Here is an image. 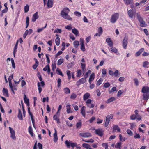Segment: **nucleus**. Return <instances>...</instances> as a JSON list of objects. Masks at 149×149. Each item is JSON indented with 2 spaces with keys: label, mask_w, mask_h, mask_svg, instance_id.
Instances as JSON below:
<instances>
[{
  "label": "nucleus",
  "mask_w": 149,
  "mask_h": 149,
  "mask_svg": "<svg viewBox=\"0 0 149 149\" xmlns=\"http://www.w3.org/2000/svg\"><path fill=\"white\" fill-rule=\"evenodd\" d=\"M64 61L63 59H60L58 60L57 62V65H61L63 62Z\"/></svg>",
  "instance_id": "53"
},
{
  "label": "nucleus",
  "mask_w": 149,
  "mask_h": 149,
  "mask_svg": "<svg viewBox=\"0 0 149 149\" xmlns=\"http://www.w3.org/2000/svg\"><path fill=\"white\" fill-rule=\"evenodd\" d=\"M95 77V74L94 73H92L90 76L89 79V81L90 84H91V82L94 80Z\"/></svg>",
  "instance_id": "29"
},
{
  "label": "nucleus",
  "mask_w": 149,
  "mask_h": 149,
  "mask_svg": "<svg viewBox=\"0 0 149 149\" xmlns=\"http://www.w3.org/2000/svg\"><path fill=\"white\" fill-rule=\"evenodd\" d=\"M127 13L130 18H132L136 14V11L135 10L130 9L127 10Z\"/></svg>",
  "instance_id": "9"
},
{
  "label": "nucleus",
  "mask_w": 149,
  "mask_h": 149,
  "mask_svg": "<svg viewBox=\"0 0 149 149\" xmlns=\"http://www.w3.org/2000/svg\"><path fill=\"white\" fill-rule=\"evenodd\" d=\"M35 63L34 64L32 67L34 70L36 69L37 67L39 65V62L37 60V59H35Z\"/></svg>",
  "instance_id": "33"
},
{
  "label": "nucleus",
  "mask_w": 149,
  "mask_h": 149,
  "mask_svg": "<svg viewBox=\"0 0 149 149\" xmlns=\"http://www.w3.org/2000/svg\"><path fill=\"white\" fill-rule=\"evenodd\" d=\"M80 42L81 45L80 49L82 51L84 52L85 51V46L84 45V39L81 38L80 39Z\"/></svg>",
  "instance_id": "14"
},
{
  "label": "nucleus",
  "mask_w": 149,
  "mask_h": 149,
  "mask_svg": "<svg viewBox=\"0 0 149 149\" xmlns=\"http://www.w3.org/2000/svg\"><path fill=\"white\" fill-rule=\"evenodd\" d=\"M67 75L68 76V79L70 80V79L71 78V74L69 70H67L66 71Z\"/></svg>",
  "instance_id": "45"
},
{
  "label": "nucleus",
  "mask_w": 149,
  "mask_h": 149,
  "mask_svg": "<svg viewBox=\"0 0 149 149\" xmlns=\"http://www.w3.org/2000/svg\"><path fill=\"white\" fill-rule=\"evenodd\" d=\"M67 112L68 114L71 113L72 111L71 110L70 105H67L66 106Z\"/></svg>",
  "instance_id": "36"
},
{
  "label": "nucleus",
  "mask_w": 149,
  "mask_h": 149,
  "mask_svg": "<svg viewBox=\"0 0 149 149\" xmlns=\"http://www.w3.org/2000/svg\"><path fill=\"white\" fill-rule=\"evenodd\" d=\"M62 32V30L61 29L58 28L55 29L54 31V33H61Z\"/></svg>",
  "instance_id": "64"
},
{
  "label": "nucleus",
  "mask_w": 149,
  "mask_h": 149,
  "mask_svg": "<svg viewBox=\"0 0 149 149\" xmlns=\"http://www.w3.org/2000/svg\"><path fill=\"white\" fill-rule=\"evenodd\" d=\"M116 100L115 98L113 97H111V98L108 99L107 101H106V103H109L111 102L112 101H113L115 100Z\"/></svg>",
  "instance_id": "35"
},
{
  "label": "nucleus",
  "mask_w": 149,
  "mask_h": 149,
  "mask_svg": "<svg viewBox=\"0 0 149 149\" xmlns=\"http://www.w3.org/2000/svg\"><path fill=\"white\" fill-rule=\"evenodd\" d=\"M109 74L111 76H114L115 77H117L119 76V71L118 70H116L114 72L111 70H110L109 71Z\"/></svg>",
  "instance_id": "8"
},
{
  "label": "nucleus",
  "mask_w": 149,
  "mask_h": 149,
  "mask_svg": "<svg viewBox=\"0 0 149 149\" xmlns=\"http://www.w3.org/2000/svg\"><path fill=\"white\" fill-rule=\"evenodd\" d=\"M104 132L103 130L101 128L96 129L95 131V133L100 137H102L103 136Z\"/></svg>",
  "instance_id": "7"
},
{
  "label": "nucleus",
  "mask_w": 149,
  "mask_h": 149,
  "mask_svg": "<svg viewBox=\"0 0 149 149\" xmlns=\"http://www.w3.org/2000/svg\"><path fill=\"white\" fill-rule=\"evenodd\" d=\"M79 135L81 137L85 138L91 136V134L88 132L81 133H79Z\"/></svg>",
  "instance_id": "13"
},
{
  "label": "nucleus",
  "mask_w": 149,
  "mask_h": 149,
  "mask_svg": "<svg viewBox=\"0 0 149 149\" xmlns=\"http://www.w3.org/2000/svg\"><path fill=\"white\" fill-rule=\"evenodd\" d=\"M39 18V16L37 12L33 14L32 18V21L33 22H35L36 21L37 19Z\"/></svg>",
  "instance_id": "16"
},
{
  "label": "nucleus",
  "mask_w": 149,
  "mask_h": 149,
  "mask_svg": "<svg viewBox=\"0 0 149 149\" xmlns=\"http://www.w3.org/2000/svg\"><path fill=\"white\" fill-rule=\"evenodd\" d=\"M74 14L76 16L78 17H80L81 15V14L78 11H75L74 12Z\"/></svg>",
  "instance_id": "60"
},
{
  "label": "nucleus",
  "mask_w": 149,
  "mask_h": 149,
  "mask_svg": "<svg viewBox=\"0 0 149 149\" xmlns=\"http://www.w3.org/2000/svg\"><path fill=\"white\" fill-rule=\"evenodd\" d=\"M82 126V123L80 121L77 123L76 124V127L77 128H80Z\"/></svg>",
  "instance_id": "42"
},
{
  "label": "nucleus",
  "mask_w": 149,
  "mask_h": 149,
  "mask_svg": "<svg viewBox=\"0 0 149 149\" xmlns=\"http://www.w3.org/2000/svg\"><path fill=\"white\" fill-rule=\"evenodd\" d=\"M82 147L86 149H88L90 145L88 144L84 143L82 144Z\"/></svg>",
  "instance_id": "46"
},
{
  "label": "nucleus",
  "mask_w": 149,
  "mask_h": 149,
  "mask_svg": "<svg viewBox=\"0 0 149 149\" xmlns=\"http://www.w3.org/2000/svg\"><path fill=\"white\" fill-rule=\"evenodd\" d=\"M137 19L140 23L143 21V18L141 17L139 14L137 13Z\"/></svg>",
  "instance_id": "34"
},
{
  "label": "nucleus",
  "mask_w": 149,
  "mask_h": 149,
  "mask_svg": "<svg viewBox=\"0 0 149 149\" xmlns=\"http://www.w3.org/2000/svg\"><path fill=\"white\" fill-rule=\"evenodd\" d=\"M18 113L17 116L19 120H23V118L22 114L21 113V110L19 109H18Z\"/></svg>",
  "instance_id": "22"
},
{
  "label": "nucleus",
  "mask_w": 149,
  "mask_h": 149,
  "mask_svg": "<svg viewBox=\"0 0 149 149\" xmlns=\"http://www.w3.org/2000/svg\"><path fill=\"white\" fill-rule=\"evenodd\" d=\"M3 93L4 96L8 97V89L4 88L2 91Z\"/></svg>",
  "instance_id": "27"
},
{
  "label": "nucleus",
  "mask_w": 149,
  "mask_h": 149,
  "mask_svg": "<svg viewBox=\"0 0 149 149\" xmlns=\"http://www.w3.org/2000/svg\"><path fill=\"white\" fill-rule=\"evenodd\" d=\"M133 80L134 81L135 84L136 86H138L139 85V81L138 79L137 78H134Z\"/></svg>",
  "instance_id": "63"
},
{
  "label": "nucleus",
  "mask_w": 149,
  "mask_h": 149,
  "mask_svg": "<svg viewBox=\"0 0 149 149\" xmlns=\"http://www.w3.org/2000/svg\"><path fill=\"white\" fill-rule=\"evenodd\" d=\"M73 45L74 47L77 48L78 47V46L79 45V42L78 41H75L73 42Z\"/></svg>",
  "instance_id": "40"
},
{
  "label": "nucleus",
  "mask_w": 149,
  "mask_h": 149,
  "mask_svg": "<svg viewBox=\"0 0 149 149\" xmlns=\"http://www.w3.org/2000/svg\"><path fill=\"white\" fill-rule=\"evenodd\" d=\"M110 120V119L109 116V115L107 116L106 118L105 122L104 124V126L105 127H107L108 126V125L109 123Z\"/></svg>",
  "instance_id": "20"
},
{
  "label": "nucleus",
  "mask_w": 149,
  "mask_h": 149,
  "mask_svg": "<svg viewBox=\"0 0 149 149\" xmlns=\"http://www.w3.org/2000/svg\"><path fill=\"white\" fill-rule=\"evenodd\" d=\"M149 64V62L148 61H145L143 63V66L144 67H148L147 66Z\"/></svg>",
  "instance_id": "58"
},
{
  "label": "nucleus",
  "mask_w": 149,
  "mask_h": 149,
  "mask_svg": "<svg viewBox=\"0 0 149 149\" xmlns=\"http://www.w3.org/2000/svg\"><path fill=\"white\" fill-rule=\"evenodd\" d=\"M59 35L58 34H56V38L55 39V42L57 46L59 45L60 43V39L59 37Z\"/></svg>",
  "instance_id": "19"
},
{
  "label": "nucleus",
  "mask_w": 149,
  "mask_h": 149,
  "mask_svg": "<svg viewBox=\"0 0 149 149\" xmlns=\"http://www.w3.org/2000/svg\"><path fill=\"white\" fill-rule=\"evenodd\" d=\"M39 79V80L41 81L40 82H38L37 84V86L38 88V90L39 91V93H40L42 91V88L41 87V85L42 87H44L45 86V84L44 81H42V78L41 77H38Z\"/></svg>",
  "instance_id": "3"
},
{
  "label": "nucleus",
  "mask_w": 149,
  "mask_h": 149,
  "mask_svg": "<svg viewBox=\"0 0 149 149\" xmlns=\"http://www.w3.org/2000/svg\"><path fill=\"white\" fill-rule=\"evenodd\" d=\"M98 33H96L94 35V37L96 36H100L102 34L103 30L102 28L101 27H100L98 28Z\"/></svg>",
  "instance_id": "12"
},
{
  "label": "nucleus",
  "mask_w": 149,
  "mask_h": 149,
  "mask_svg": "<svg viewBox=\"0 0 149 149\" xmlns=\"http://www.w3.org/2000/svg\"><path fill=\"white\" fill-rule=\"evenodd\" d=\"M81 113L84 117H85L86 116V113L85 107L84 106H83L81 107Z\"/></svg>",
  "instance_id": "23"
},
{
  "label": "nucleus",
  "mask_w": 149,
  "mask_h": 149,
  "mask_svg": "<svg viewBox=\"0 0 149 149\" xmlns=\"http://www.w3.org/2000/svg\"><path fill=\"white\" fill-rule=\"evenodd\" d=\"M13 74L10 75L8 79L9 82V86H11V87H12V85L11 80L13 79Z\"/></svg>",
  "instance_id": "31"
},
{
  "label": "nucleus",
  "mask_w": 149,
  "mask_h": 149,
  "mask_svg": "<svg viewBox=\"0 0 149 149\" xmlns=\"http://www.w3.org/2000/svg\"><path fill=\"white\" fill-rule=\"evenodd\" d=\"M113 129L114 131L117 130L119 132H120V129L118 125H113Z\"/></svg>",
  "instance_id": "24"
},
{
  "label": "nucleus",
  "mask_w": 149,
  "mask_h": 149,
  "mask_svg": "<svg viewBox=\"0 0 149 149\" xmlns=\"http://www.w3.org/2000/svg\"><path fill=\"white\" fill-rule=\"evenodd\" d=\"M55 132L53 134L54 138L53 141L54 142L56 143L57 142L58 138L57 135V132L56 129H54Z\"/></svg>",
  "instance_id": "17"
},
{
  "label": "nucleus",
  "mask_w": 149,
  "mask_h": 149,
  "mask_svg": "<svg viewBox=\"0 0 149 149\" xmlns=\"http://www.w3.org/2000/svg\"><path fill=\"white\" fill-rule=\"evenodd\" d=\"M18 40H17L14 48L13 54L14 56L15 55V54L16 53V51H17V49L18 47Z\"/></svg>",
  "instance_id": "32"
},
{
  "label": "nucleus",
  "mask_w": 149,
  "mask_h": 149,
  "mask_svg": "<svg viewBox=\"0 0 149 149\" xmlns=\"http://www.w3.org/2000/svg\"><path fill=\"white\" fill-rule=\"evenodd\" d=\"M29 6L28 4H26L24 7V11L25 13L27 12L29 10Z\"/></svg>",
  "instance_id": "56"
},
{
  "label": "nucleus",
  "mask_w": 149,
  "mask_h": 149,
  "mask_svg": "<svg viewBox=\"0 0 149 149\" xmlns=\"http://www.w3.org/2000/svg\"><path fill=\"white\" fill-rule=\"evenodd\" d=\"M29 17L27 16L26 17V28H27L29 25Z\"/></svg>",
  "instance_id": "49"
},
{
  "label": "nucleus",
  "mask_w": 149,
  "mask_h": 149,
  "mask_svg": "<svg viewBox=\"0 0 149 149\" xmlns=\"http://www.w3.org/2000/svg\"><path fill=\"white\" fill-rule=\"evenodd\" d=\"M119 15L118 13H116L112 15L110 19L111 23H114L116 22L119 17Z\"/></svg>",
  "instance_id": "4"
},
{
  "label": "nucleus",
  "mask_w": 149,
  "mask_h": 149,
  "mask_svg": "<svg viewBox=\"0 0 149 149\" xmlns=\"http://www.w3.org/2000/svg\"><path fill=\"white\" fill-rule=\"evenodd\" d=\"M24 103L26 104V105L29 106V99L26 97V96L24 94Z\"/></svg>",
  "instance_id": "25"
},
{
  "label": "nucleus",
  "mask_w": 149,
  "mask_h": 149,
  "mask_svg": "<svg viewBox=\"0 0 149 149\" xmlns=\"http://www.w3.org/2000/svg\"><path fill=\"white\" fill-rule=\"evenodd\" d=\"M86 104L87 107L90 108H93L95 105L91 103V100L90 99H88L86 102Z\"/></svg>",
  "instance_id": "10"
},
{
  "label": "nucleus",
  "mask_w": 149,
  "mask_h": 149,
  "mask_svg": "<svg viewBox=\"0 0 149 149\" xmlns=\"http://www.w3.org/2000/svg\"><path fill=\"white\" fill-rule=\"evenodd\" d=\"M138 116H139V115H136L135 114H133L130 116V118L131 120H134L137 118Z\"/></svg>",
  "instance_id": "47"
},
{
  "label": "nucleus",
  "mask_w": 149,
  "mask_h": 149,
  "mask_svg": "<svg viewBox=\"0 0 149 149\" xmlns=\"http://www.w3.org/2000/svg\"><path fill=\"white\" fill-rule=\"evenodd\" d=\"M56 71L58 72V74L63 77L64 75L60 69L57 68Z\"/></svg>",
  "instance_id": "62"
},
{
  "label": "nucleus",
  "mask_w": 149,
  "mask_h": 149,
  "mask_svg": "<svg viewBox=\"0 0 149 149\" xmlns=\"http://www.w3.org/2000/svg\"><path fill=\"white\" fill-rule=\"evenodd\" d=\"M53 5V1L52 0H48L47 3V6L48 8H52Z\"/></svg>",
  "instance_id": "28"
},
{
  "label": "nucleus",
  "mask_w": 149,
  "mask_h": 149,
  "mask_svg": "<svg viewBox=\"0 0 149 149\" xmlns=\"http://www.w3.org/2000/svg\"><path fill=\"white\" fill-rule=\"evenodd\" d=\"M90 96V93H86L84 94L83 95V100L84 101L87 100L89 97Z\"/></svg>",
  "instance_id": "26"
},
{
  "label": "nucleus",
  "mask_w": 149,
  "mask_h": 149,
  "mask_svg": "<svg viewBox=\"0 0 149 149\" xmlns=\"http://www.w3.org/2000/svg\"><path fill=\"white\" fill-rule=\"evenodd\" d=\"M140 26L142 27H146L147 25L146 24V22L144 20L140 23Z\"/></svg>",
  "instance_id": "43"
},
{
  "label": "nucleus",
  "mask_w": 149,
  "mask_h": 149,
  "mask_svg": "<svg viewBox=\"0 0 149 149\" xmlns=\"http://www.w3.org/2000/svg\"><path fill=\"white\" fill-rule=\"evenodd\" d=\"M9 129L10 133V137L14 140L16 139L15 130L10 127H9Z\"/></svg>",
  "instance_id": "6"
},
{
  "label": "nucleus",
  "mask_w": 149,
  "mask_h": 149,
  "mask_svg": "<svg viewBox=\"0 0 149 149\" xmlns=\"http://www.w3.org/2000/svg\"><path fill=\"white\" fill-rule=\"evenodd\" d=\"M77 97L76 95L74 93H72L70 96V98L72 99H74Z\"/></svg>",
  "instance_id": "59"
},
{
  "label": "nucleus",
  "mask_w": 149,
  "mask_h": 149,
  "mask_svg": "<svg viewBox=\"0 0 149 149\" xmlns=\"http://www.w3.org/2000/svg\"><path fill=\"white\" fill-rule=\"evenodd\" d=\"M111 47L110 48V50L111 52L115 53H116L118 52L117 49L115 47Z\"/></svg>",
  "instance_id": "37"
},
{
  "label": "nucleus",
  "mask_w": 149,
  "mask_h": 149,
  "mask_svg": "<svg viewBox=\"0 0 149 149\" xmlns=\"http://www.w3.org/2000/svg\"><path fill=\"white\" fill-rule=\"evenodd\" d=\"M103 81L102 79V78H100L97 81V83H96V85L97 86H99L102 83Z\"/></svg>",
  "instance_id": "48"
},
{
  "label": "nucleus",
  "mask_w": 149,
  "mask_h": 149,
  "mask_svg": "<svg viewBox=\"0 0 149 149\" xmlns=\"http://www.w3.org/2000/svg\"><path fill=\"white\" fill-rule=\"evenodd\" d=\"M125 2V4L129 5L132 4L133 0H123Z\"/></svg>",
  "instance_id": "39"
},
{
  "label": "nucleus",
  "mask_w": 149,
  "mask_h": 149,
  "mask_svg": "<svg viewBox=\"0 0 149 149\" xmlns=\"http://www.w3.org/2000/svg\"><path fill=\"white\" fill-rule=\"evenodd\" d=\"M59 116V115L55 114L53 117V120H56L58 124L60 123Z\"/></svg>",
  "instance_id": "15"
},
{
  "label": "nucleus",
  "mask_w": 149,
  "mask_h": 149,
  "mask_svg": "<svg viewBox=\"0 0 149 149\" xmlns=\"http://www.w3.org/2000/svg\"><path fill=\"white\" fill-rule=\"evenodd\" d=\"M106 41L108 43V45L109 47H112L113 46V43L110 38H107Z\"/></svg>",
  "instance_id": "18"
},
{
  "label": "nucleus",
  "mask_w": 149,
  "mask_h": 149,
  "mask_svg": "<svg viewBox=\"0 0 149 149\" xmlns=\"http://www.w3.org/2000/svg\"><path fill=\"white\" fill-rule=\"evenodd\" d=\"M28 132L30 135L32 136H33V129L32 127V126L31 125L28 128Z\"/></svg>",
  "instance_id": "30"
},
{
  "label": "nucleus",
  "mask_w": 149,
  "mask_h": 149,
  "mask_svg": "<svg viewBox=\"0 0 149 149\" xmlns=\"http://www.w3.org/2000/svg\"><path fill=\"white\" fill-rule=\"evenodd\" d=\"M61 79L59 78L57 79V87L59 88L61 87Z\"/></svg>",
  "instance_id": "50"
},
{
  "label": "nucleus",
  "mask_w": 149,
  "mask_h": 149,
  "mask_svg": "<svg viewBox=\"0 0 149 149\" xmlns=\"http://www.w3.org/2000/svg\"><path fill=\"white\" fill-rule=\"evenodd\" d=\"M70 11V10L68 8L65 7L61 11V15L64 19L68 20H72V18L68 15Z\"/></svg>",
  "instance_id": "1"
},
{
  "label": "nucleus",
  "mask_w": 149,
  "mask_h": 149,
  "mask_svg": "<svg viewBox=\"0 0 149 149\" xmlns=\"http://www.w3.org/2000/svg\"><path fill=\"white\" fill-rule=\"evenodd\" d=\"M141 92L143 93V100H147L149 98V87L148 86H143L141 90Z\"/></svg>",
  "instance_id": "2"
},
{
  "label": "nucleus",
  "mask_w": 149,
  "mask_h": 149,
  "mask_svg": "<svg viewBox=\"0 0 149 149\" xmlns=\"http://www.w3.org/2000/svg\"><path fill=\"white\" fill-rule=\"evenodd\" d=\"M77 74L76 76L77 77H79L81 75L82 73L81 70L80 69H78L77 71Z\"/></svg>",
  "instance_id": "44"
},
{
  "label": "nucleus",
  "mask_w": 149,
  "mask_h": 149,
  "mask_svg": "<svg viewBox=\"0 0 149 149\" xmlns=\"http://www.w3.org/2000/svg\"><path fill=\"white\" fill-rule=\"evenodd\" d=\"M126 132L129 136H132L133 135V133L130 129H127Z\"/></svg>",
  "instance_id": "55"
},
{
  "label": "nucleus",
  "mask_w": 149,
  "mask_h": 149,
  "mask_svg": "<svg viewBox=\"0 0 149 149\" xmlns=\"http://www.w3.org/2000/svg\"><path fill=\"white\" fill-rule=\"evenodd\" d=\"M47 24H46L45 26L44 27H43L41 28H39L37 30V32L38 33H40L47 26Z\"/></svg>",
  "instance_id": "54"
},
{
  "label": "nucleus",
  "mask_w": 149,
  "mask_h": 149,
  "mask_svg": "<svg viewBox=\"0 0 149 149\" xmlns=\"http://www.w3.org/2000/svg\"><path fill=\"white\" fill-rule=\"evenodd\" d=\"M91 71L90 70H88L87 72L84 74V76L85 77L84 78H85V79L87 78L88 76V74H90L91 73Z\"/></svg>",
  "instance_id": "61"
},
{
  "label": "nucleus",
  "mask_w": 149,
  "mask_h": 149,
  "mask_svg": "<svg viewBox=\"0 0 149 149\" xmlns=\"http://www.w3.org/2000/svg\"><path fill=\"white\" fill-rule=\"evenodd\" d=\"M128 37L125 36L124 38L122 41V46L123 48L125 49H127V47L128 44Z\"/></svg>",
  "instance_id": "5"
},
{
  "label": "nucleus",
  "mask_w": 149,
  "mask_h": 149,
  "mask_svg": "<svg viewBox=\"0 0 149 149\" xmlns=\"http://www.w3.org/2000/svg\"><path fill=\"white\" fill-rule=\"evenodd\" d=\"M121 143L120 142L117 143L115 145L116 148H121Z\"/></svg>",
  "instance_id": "52"
},
{
  "label": "nucleus",
  "mask_w": 149,
  "mask_h": 149,
  "mask_svg": "<svg viewBox=\"0 0 149 149\" xmlns=\"http://www.w3.org/2000/svg\"><path fill=\"white\" fill-rule=\"evenodd\" d=\"M72 32L76 36L79 34V32L76 28L73 29L72 30Z\"/></svg>",
  "instance_id": "38"
},
{
  "label": "nucleus",
  "mask_w": 149,
  "mask_h": 149,
  "mask_svg": "<svg viewBox=\"0 0 149 149\" xmlns=\"http://www.w3.org/2000/svg\"><path fill=\"white\" fill-rule=\"evenodd\" d=\"M74 65V62H71L69 63L67 65V67L68 68H72Z\"/></svg>",
  "instance_id": "57"
},
{
  "label": "nucleus",
  "mask_w": 149,
  "mask_h": 149,
  "mask_svg": "<svg viewBox=\"0 0 149 149\" xmlns=\"http://www.w3.org/2000/svg\"><path fill=\"white\" fill-rule=\"evenodd\" d=\"M86 81L85 78H82L80 79L79 80L76 82V84L77 86H79L82 84H84Z\"/></svg>",
  "instance_id": "11"
},
{
  "label": "nucleus",
  "mask_w": 149,
  "mask_h": 149,
  "mask_svg": "<svg viewBox=\"0 0 149 149\" xmlns=\"http://www.w3.org/2000/svg\"><path fill=\"white\" fill-rule=\"evenodd\" d=\"M81 66L82 70L84 72L86 70V64L84 63H81Z\"/></svg>",
  "instance_id": "51"
},
{
  "label": "nucleus",
  "mask_w": 149,
  "mask_h": 149,
  "mask_svg": "<svg viewBox=\"0 0 149 149\" xmlns=\"http://www.w3.org/2000/svg\"><path fill=\"white\" fill-rule=\"evenodd\" d=\"M64 92L65 93L68 94L70 93V90L68 88H65L64 89Z\"/></svg>",
  "instance_id": "41"
},
{
  "label": "nucleus",
  "mask_w": 149,
  "mask_h": 149,
  "mask_svg": "<svg viewBox=\"0 0 149 149\" xmlns=\"http://www.w3.org/2000/svg\"><path fill=\"white\" fill-rule=\"evenodd\" d=\"M144 49L143 48H141L139 51L137 52L135 54V56L136 57H138L143 52Z\"/></svg>",
  "instance_id": "21"
}]
</instances>
